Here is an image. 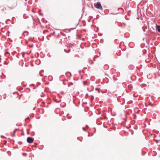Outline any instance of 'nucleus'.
I'll use <instances>...</instances> for the list:
<instances>
[{
  "mask_svg": "<svg viewBox=\"0 0 160 160\" xmlns=\"http://www.w3.org/2000/svg\"><path fill=\"white\" fill-rule=\"evenodd\" d=\"M95 7L99 9H102V7L100 3L99 2H98L96 4H94Z\"/></svg>",
  "mask_w": 160,
  "mask_h": 160,
  "instance_id": "1",
  "label": "nucleus"
},
{
  "mask_svg": "<svg viewBox=\"0 0 160 160\" xmlns=\"http://www.w3.org/2000/svg\"><path fill=\"white\" fill-rule=\"evenodd\" d=\"M34 141V139L31 137H28L27 138V141L29 143H32Z\"/></svg>",
  "mask_w": 160,
  "mask_h": 160,
  "instance_id": "2",
  "label": "nucleus"
},
{
  "mask_svg": "<svg viewBox=\"0 0 160 160\" xmlns=\"http://www.w3.org/2000/svg\"><path fill=\"white\" fill-rule=\"evenodd\" d=\"M17 3L16 2H14L11 3L9 5L11 8H13L17 6Z\"/></svg>",
  "mask_w": 160,
  "mask_h": 160,
  "instance_id": "3",
  "label": "nucleus"
},
{
  "mask_svg": "<svg viewBox=\"0 0 160 160\" xmlns=\"http://www.w3.org/2000/svg\"><path fill=\"white\" fill-rule=\"evenodd\" d=\"M156 29L160 32V26L157 25L156 26Z\"/></svg>",
  "mask_w": 160,
  "mask_h": 160,
  "instance_id": "4",
  "label": "nucleus"
}]
</instances>
